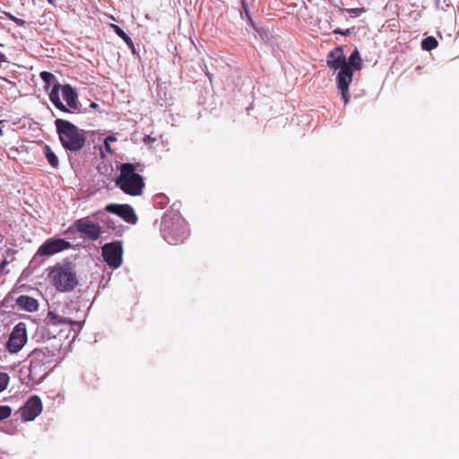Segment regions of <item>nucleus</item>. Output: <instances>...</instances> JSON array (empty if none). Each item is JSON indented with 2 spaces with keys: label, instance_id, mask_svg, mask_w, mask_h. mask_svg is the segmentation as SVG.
<instances>
[{
  "label": "nucleus",
  "instance_id": "c9c22d12",
  "mask_svg": "<svg viewBox=\"0 0 459 459\" xmlns=\"http://www.w3.org/2000/svg\"><path fill=\"white\" fill-rule=\"evenodd\" d=\"M4 61H5V56L2 52H0V63L4 62Z\"/></svg>",
  "mask_w": 459,
  "mask_h": 459
},
{
  "label": "nucleus",
  "instance_id": "dca6fc26",
  "mask_svg": "<svg viewBox=\"0 0 459 459\" xmlns=\"http://www.w3.org/2000/svg\"><path fill=\"white\" fill-rule=\"evenodd\" d=\"M137 170L142 171L143 168L139 163H130V162H120L116 160L114 165H110L111 172H135Z\"/></svg>",
  "mask_w": 459,
  "mask_h": 459
},
{
  "label": "nucleus",
  "instance_id": "20e7f679",
  "mask_svg": "<svg viewBox=\"0 0 459 459\" xmlns=\"http://www.w3.org/2000/svg\"><path fill=\"white\" fill-rule=\"evenodd\" d=\"M30 358V377L32 379H43L57 361V353L48 348L34 349Z\"/></svg>",
  "mask_w": 459,
  "mask_h": 459
},
{
  "label": "nucleus",
  "instance_id": "f8f14e48",
  "mask_svg": "<svg viewBox=\"0 0 459 459\" xmlns=\"http://www.w3.org/2000/svg\"><path fill=\"white\" fill-rule=\"evenodd\" d=\"M21 417L26 421L33 420L42 411V403L39 396L33 395L28 399L20 409Z\"/></svg>",
  "mask_w": 459,
  "mask_h": 459
},
{
  "label": "nucleus",
  "instance_id": "ddd939ff",
  "mask_svg": "<svg viewBox=\"0 0 459 459\" xmlns=\"http://www.w3.org/2000/svg\"><path fill=\"white\" fill-rule=\"evenodd\" d=\"M352 77L353 76H351V73L347 71H342L341 74H337L336 77L337 86L341 91L342 99L345 105L349 102V87L352 82Z\"/></svg>",
  "mask_w": 459,
  "mask_h": 459
},
{
  "label": "nucleus",
  "instance_id": "b1692460",
  "mask_svg": "<svg viewBox=\"0 0 459 459\" xmlns=\"http://www.w3.org/2000/svg\"><path fill=\"white\" fill-rule=\"evenodd\" d=\"M62 91V85L60 83H56L51 91L49 92V100L53 103V105L61 101L59 97V91Z\"/></svg>",
  "mask_w": 459,
  "mask_h": 459
},
{
  "label": "nucleus",
  "instance_id": "c756f323",
  "mask_svg": "<svg viewBox=\"0 0 459 459\" xmlns=\"http://www.w3.org/2000/svg\"><path fill=\"white\" fill-rule=\"evenodd\" d=\"M11 20L13 21L19 26H23L25 24V21L16 17H12Z\"/></svg>",
  "mask_w": 459,
  "mask_h": 459
},
{
  "label": "nucleus",
  "instance_id": "6ab92c4d",
  "mask_svg": "<svg viewBox=\"0 0 459 459\" xmlns=\"http://www.w3.org/2000/svg\"><path fill=\"white\" fill-rule=\"evenodd\" d=\"M241 7L242 9L240 10V16L242 19H244L245 17L247 18V20L250 22L251 26L259 33L261 34L262 33V29H258L255 27V22H253L252 18H251V15H250V11H249V7H248V4L246 0H241Z\"/></svg>",
  "mask_w": 459,
  "mask_h": 459
},
{
  "label": "nucleus",
  "instance_id": "bb28decb",
  "mask_svg": "<svg viewBox=\"0 0 459 459\" xmlns=\"http://www.w3.org/2000/svg\"><path fill=\"white\" fill-rule=\"evenodd\" d=\"M54 106L62 112L70 113L68 108L65 105H64L62 101L55 104Z\"/></svg>",
  "mask_w": 459,
  "mask_h": 459
},
{
  "label": "nucleus",
  "instance_id": "412c9836",
  "mask_svg": "<svg viewBox=\"0 0 459 459\" xmlns=\"http://www.w3.org/2000/svg\"><path fill=\"white\" fill-rule=\"evenodd\" d=\"M44 153L52 168L56 169L58 167V158L48 145L44 147Z\"/></svg>",
  "mask_w": 459,
  "mask_h": 459
},
{
  "label": "nucleus",
  "instance_id": "4468645a",
  "mask_svg": "<svg viewBox=\"0 0 459 459\" xmlns=\"http://www.w3.org/2000/svg\"><path fill=\"white\" fill-rule=\"evenodd\" d=\"M62 95L67 107L80 111L78 94L74 88L68 83L62 85Z\"/></svg>",
  "mask_w": 459,
  "mask_h": 459
},
{
  "label": "nucleus",
  "instance_id": "39448f33",
  "mask_svg": "<svg viewBox=\"0 0 459 459\" xmlns=\"http://www.w3.org/2000/svg\"><path fill=\"white\" fill-rule=\"evenodd\" d=\"M115 184L125 194L132 196L141 195L144 187L143 178L140 174H119Z\"/></svg>",
  "mask_w": 459,
  "mask_h": 459
},
{
  "label": "nucleus",
  "instance_id": "9d476101",
  "mask_svg": "<svg viewBox=\"0 0 459 459\" xmlns=\"http://www.w3.org/2000/svg\"><path fill=\"white\" fill-rule=\"evenodd\" d=\"M326 64L330 68L339 69L338 74H341L342 71H347L348 73L350 71L351 76H353L352 69L347 65L342 47H336L327 54Z\"/></svg>",
  "mask_w": 459,
  "mask_h": 459
},
{
  "label": "nucleus",
  "instance_id": "2f4dec72",
  "mask_svg": "<svg viewBox=\"0 0 459 459\" xmlns=\"http://www.w3.org/2000/svg\"><path fill=\"white\" fill-rule=\"evenodd\" d=\"M104 147L107 152L112 153V149L110 147L109 143L104 141Z\"/></svg>",
  "mask_w": 459,
  "mask_h": 459
},
{
  "label": "nucleus",
  "instance_id": "e433bc0d",
  "mask_svg": "<svg viewBox=\"0 0 459 459\" xmlns=\"http://www.w3.org/2000/svg\"><path fill=\"white\" fill-rule=\"evenodd\" d=\"M443 3L446 5V6H449L450 5V1L449 0H444Z\"/></svg>",
  "mask_w": 459,
  "mask_h": 459
},
{
  "label": "nucleus",
  "instance_id": "5701e85b",
  "mask_svg": "<svg viewBox=\"0 0 459 459\" xmlns=\"http://www.w3.org/2000/svg\"><path fill=\"white\" fill-rule=\"evenodd\" d=\"M438 45L437 40L432 37H427L421 41V48L423 50L430 51L434 48H436Z\"/></svg>",
  "mask_w": 459,
  "mask_h": 459
},
{
  "label": "nucleus",
  "instance_id": "4c0bfd02",
  "mask_svg": "<svg viewBox=\"0 0 459 459\" xmlns=\"http://www.w3.org/2000/svg\"><path fill=\"white\" fill-rule=\"evenodd\" d=\"M100 154H101V157L104 158V153H103V151L100 149Z\"/></svg>",
  "mask_w": 459,
  "mask_h": 459
},
{
  "label": "nucleus",
  "instance_id": "a878e982",
  "mask_svg": "<svg viewBox=\"0 0 459 459\" xmlns=\"http://www.w3.org/2000/svg\"><path fill=\"white\" fill-rule=\"evenodd\" d=\"M9 376L6 373H0V393L4 391L9 383Z\"/></svg>",
  "mask_w": 459,
  "mask_h": 459
},
{
  "label": "nucleus",
  "instance_id": "0eeeda50",
  "mask_svg": "<svg viewBox=\"0 0 459 459\" xmlns=\"http://www.w3.org/2000/svg\"><path fill=\"white\" fill-rule=\"evenodd\" d=\"M123 248L119 241L107 243L102 247V256L109 267L118 268L123 262Z\"/></svg>",
  "mask_w": 459,
  "mask_h": 459
},
{
  "label": "nucleus",
  "instance_id": "f3484780",
  "mask_svg": "<svg viewBox=\"0 0 459 459\" xmlns=\"http://www.w3.org/2000/svg\"><path fill=\"white\" fill-rule=\"evenodd\" d=\"M16 304L22 309L28 311V312H34L38 310L39 303L37 299H35L32 297L22 295L20 296L17 300Z\"/></svg>",
  "mask_w": 459,
  "mask_h": 459
},
{
  "label": "nucleus",
  "instance_id": "f704fd0d",
  "mask_svg": "<svg viewBox=\"0 0 459 459\" xmlns=\"http://www.w3.org/2000/svg\"><path fill=\"white\" fill-rule=\"evenodd\" d=\"M90 108L97 110V109H99L100 106L95 102H91L90 104Z\"/></svg>",
  "mask_w": 459,
  "mask_h": 459
},
{
  "label": "nucleus",
  "instance_id": "1a4fd4ad",
  "mask_svg": "<svg viewBox=\"0 0 459 459\" xmlns=\"http://www.w3.org/2000/svg\"><path fill=\"white\" fill-rule=\"evenodd\" d=\"M104 210L107 212L117 215L126 222L135 225L138 222V217L134 208L127 204H108Z\"/></svg>",
  "mask_w": 459,
  "mask_h": 459
},
{
  "label": "nucleus",
  "instance_id": "6e6552de",
  "mask_svg": "<svg viewBox=\"0 0 459 459\" xmlns=\"http://www.w3.org/2000/svg\"><path fill=\"white\" fill-rule=\"evenodd\" d=\"M27 342V331L24 323L17 324L6 342V349L10 353L19 352Z\"/></svg>",
  "mask_w": 459,
  "mask_h": 459
},
{
  "label": "nucleus",
  "instance_id": "423d86ee",
  "mask_svg": "<svg viewBox=\"0 0 459 459\" xmlns=\"http://www.w3.org/2000/svg\"><path fill=\"white\" fill-rule=\"evenodd\" d=\"M73 227L84 238L95 241L101 235V227L98 222L91 221L89 218H82L74 222Z\"/></svg>",
  "mask_w": 459,
  "mask_h": 459
},
{
  "label": "nucleus",
  "instance_id": "9b49d317",
  "mask_svg": "<svg viewBox=\"0 0 459 459\" xmlns=\"http://www.w3.org/2000/svg\"><path fill=\"white\" fill-rule=\"evenodd\" d=\"M71 247V243L63 238H48L38 249L36 255L50 256Z\"/></svg>",
  "mask_w": 459,
  "mask_h": 459
},
{
  "label": "nucleus",
  "instance_id": "f257e3e1",
  "mask_svg": "<svg viewBox=\"0 0 459 459\" xmlns=\"http://www.w3.org/2000/svg\"><path fill=\"white\" fill-rule=\"evenodd\" d=\"M47 271L48 280L59 292L72 291L78 285L75 266L71 262L56 263Z\"/></svg>",
  "mask_w": 459,
  "mask_h": 459
},
{
  "label": "nucleus",
  "instance_id": "7c9ffc66",
  "mask_svg": "<svg viewBox=\"0 0 459 459\" xmlns=\"http://www.w3.org/2000/svg\"><path fill=\"white\" fill-rule=\"evenodd\" d=\"M104 141H105V142H108V143H112V142H116V141H117V138H116V136H114V135H108V136H107V137L105 138V140H104Z\"/></svg>",
  "mask_w": 459,
  "mask_h": 459
},
{
  "label": "nucleus",
  "instance_id": "a211bd4d",
  "mask_svg": "<svg viewBox=\"0 0 459 459\" xmlns=\"http://www.w3.org/2000/svg\"><path fill=\"white\" fill-rule=\"evenodd\" d=\"M347 65H349V67L351 68L352 71H359L362 69L363 63L358 48H355L351 54L348 58Z\"/></svg>",
  "mask_w": 459,
  "mask_h": 459
},
{
  "label": "nucleus",
  "instance_id": "393cba45",
  "mask_svg": "<svg viewBox=\"0 0 459 459\" xmlns=\"http://www.w3.org/2000/svg\"><path fill=\"white\" fill-rule=\"evenodd\" d=\"M12 409L8 405H0V420H5L10 417Z\"/></svg>",
  "mask_w": 459,
  "mask_h": 459
},
{
  "label": "nucleus",
  "instance_id": "cd10ccee",
  "mask_svg": "<svg viewBox=\"0 0 459 459\" xmlns=\"http://www.w3.org/2000/svg\"><path fill=\"white\" fill-rule=\"evenodd\" d=\"M333 33L335 34H342V35H344V36H347L351 33L350 30L347 29L345 30H342L341 29H336L333 30Z\"/></svg>",
  "mask_w": 459,
  "mask_h": 459
},
{
  "label": "nucleus",
  "instance_id": "4be33fe9",
  "mask_svg": "<svg viewBox=\"0 0 459 459\" xmlns=\"http://www.w3.org/2000/svg\"><path fill=\"white\" fill-rule=\"evenodd\" d=\"M116 34L120 37L134 52V43L131 38L117 25H112Z\"/></svg>",
  "mask_w": 459,
  "mask_h": 459
},
{
  "label": "nucleus",
  "instance_id": "f03ea898",
  "mask_svg": "<svg viewBox=\"0 0 459 459\" xmlns=\"http://www.w3.org/2000/svg\"><path fill=\"white\" fill-rule=\"evenodd\" d=\"M160 232L163 238L170 245L182 244L189 234L186 221L177 212L164 214Z\"/></svg>",
  "mask_w": 459,
  "mask_h": 459
},
{
  "label": "nucleus",
  "instance_id": "58836bf2",
  "mask_svg": "<svg viewBox=\"0 0 459 459\" xmlns=\"http://www.w3.org/2000/svg\"><path fill=\"white\" fill-rule=\"evenodd\" d=\"M48 2L49 4H54V0H48Z\"/></svg>",
  "mask_w": 459,
  "mask_h": 459
},
{
  "label": "nucleus",
  "instance_id": "473e14b6",
  "mask_svg": "<svg viewBox=\"0 0 459 459\" xmlns=\"http://www.w3.org/2000/svg\"><path fill=\"white\" fill-rule=\"evenodd\" d=\"M435 4H436L437 8H440L443 11H446L444 6L441 4V0H435Z\"/></svg>",
  "mask_w": 459,
  "mask_h": 459
},
{
  "label": "nucleus",
  "instance_id": "aec40b11",
  "mask_svg": "<svg viewBox=\"0 0 459 459\" xmlns=\"http://www.w3.org/2000/svg\"><path fill=\"white\" fill-rule=\"evenodd\" d=\"M39 76L44 82V89L47 91L51 85L53 87L56 83H59L56 77L50 72L43 71L40 73Z\"/></svg>",
  "mask_w": 459,
  "mask_h": 459
},
{
  "label": "nucleus",
  "instance_id": "c85d7f7f",
  "mask_svg": "<svg viewBox=\"0 0 459 459\" xmlns=\"http://www.w3.org/2000/svg\"><path fill=\"white\" fill-rule=\"evenodd\" d=\"M362 12H363V9H359V8H354V9H351L349 11V13H351L353 16H358Z\"/></svg>",
  "mask_w": 459,
  "mask_h": 459
},
{
  "label": "nucleus",
  "instance_id": "72a5a7b5",
  "mask_svg": "<svg viewBox=\"0 0 459 459\" xmlns=\"http://www.w3.org/2000/svg\"><path fill=\"white\" fill-rule=\"evenodd\" d=\"M7 264V261L6 260H4L1 264H0V274L2 273L4 268L5 267V265Z\"/></svg>",
  "mask_w": 459,
  "mask_h": 459
},
{
  "label": "nucleus",
  "instance_id": "2eb2a0df",
  "mask_svg": "<svg viewBox=\"0 0 459 459\" xmlns=\"http://www.w3.org/2000/svg\"><path fill=\"white\" fill-rule=\"evenodd\" d=\"M47 324L48 325H69L71 326H77L78 328H82V325L80 322L73 321L72 319L60 316L54 311H49L47 316Z\"/></svg>",
  "mask_w": 459,
  "mask_h": 459
},
{
  "label": "nucleus",
  "instance_id": "7ed1b4c3",
  "mask_svg": "<svg viewBox=\"0 0 459 459\" xmlns=\"http://www.w3.org/2000/svg\"><path fill=\"white\" fill-rule=\"evenodd\" d=\"M56 133L58 134L63 147L70 152L81 151L86 143V132L79 129L73 123L57 118L55 121Z\"/></svg>",
  "mask_w": 459,
  "mask_h": 459
}]
</instances>
